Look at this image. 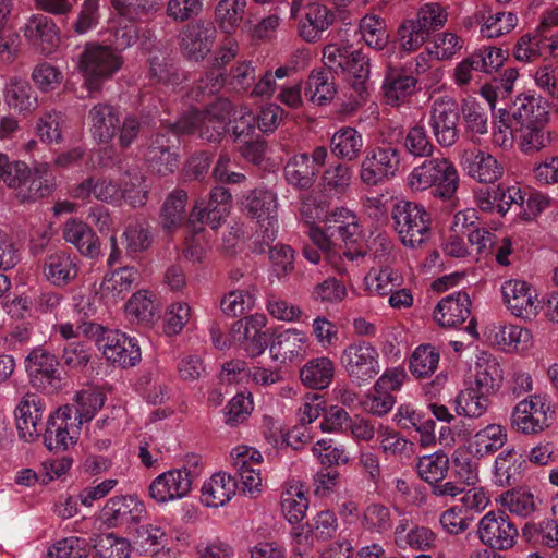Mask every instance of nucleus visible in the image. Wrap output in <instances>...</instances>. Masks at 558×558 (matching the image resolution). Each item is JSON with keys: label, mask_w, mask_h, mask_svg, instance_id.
<instances>
[{"label": "nucleus", "mask_w": 558, "mask_h": 558, "mask_svg": "<svg viewBox=\"0 0 558 558\" xmlns=\"http://www.w3.org/2000/svg\"><path fill=\"white\" fill-rule=\"evenodd\" d=\"M203 217L204 210L194 207L187 220V227L192 235L185 239V248L183 250V254L185 258L193 262H199L204 255V241L201 236V233L204 230Z\"/></svg>", "instance_id": "bf43d9fd"}, {"label": "nucleus", "mask_w": 558, "mask_h": 558, "mask_svg": "<svg viewBox=\"0 0 558 558\" xmlns=\"http://www.w3.org/2000/svg\"><path fill=\"white\" fill-rule=\"evenodd\" d=\"M460 178L453 162L444 156L428 157L408 174L407 184L413 192L435 187V195L449 199L457 192Z\"/></svg>", "instance_id": "f03ea898"}, {"label": "nucleus", "mask_w": 558, "mask_h": 558, "mask_svg": "<svg viewBox=\"0 0 558 558\" xmlns=\"http://www.w3.org/2000/svg\"><path fill=\"white\" fill-rule=\"evenodd\" d=\"M335 364L326 356L307 361L300 369V379L303 385L313 389H325L332 381Z\"/></svg>", "instance_id": "a19ab883"}, {"label": "nucleus", "mask_w": 558, "mask_h": 558, "mask_svg": "<svg viewBox=\"0 0 558 558\" xmlns=\"http://www.w3.org/2000/svg\"><path fill=\"white\" fill-rule=\"evenodd\" d=\"M83 333L95 338L98 349L111 363L122 367L136 365L141 361V349L137 341L118 330L105 329L98 324H84Z\"/></svg>", "instance_id": "39448f33"}, {"label": "nucleus", "mask_w": 558, "mask_h": 558, "mask_svg": "<svg viewBox=\"0 0 558 558\" xmlns=\"http://www.w3.org/2000/svg\"><path fill=\"white\" fill-rule=\"evenodd\" d=\"M307 349V336L301 330L289 328L276 336L270 344V354L275 361L287 363L305 356Z\"/></svg>", "instance_id": "a878e982"}, {"label": "nucleus", "mask_w": 558, "mask_h": 558, "mask_svg": "<svg viewBox=\"0 0 558 558\" xmlns=\"http://www.w3.org/2000/svg\"><path fill=\"white\" fill-rule=\"evenodd\" d=\"M400 161V150L391 143L368 147L360 166V179L368 186L383 184L396 177Z\"/></svg>", "instance_id": "6e6552de"}, {"label": "nucleus", "mask_w": 558, "mask_h": 558, "mask_svg": "<svg viewBox=\"0 0 558 558\" xmlns=\"http://www.w3.org/2000/svg\"><path fill=\"white\" fill-rule=\"evenodd\" d=\"M501 293L512 315L529 320L536 317L541 302L530 283L523 280H508L502 284Z\"/></svg>", "instance_id": "a211bd4d"}, {"label": "nucleus", "mask_w": 558, "mask_h": 558, "mask_svg": "<svg viewBox=\"0 0 558 558\" xmlns=\"http://www.w3.org/2000/svg\"><path fill=\"white\" fill-rule=\"evenodd\" d=\"M524 458L514 448L501 451L494 462V483L500 487L515 485L522 475Z\"/></svg>", "instance_id": "7c9ffc66"}, {"label": "nucleus", "mask_w": 558, "mask_h": 558, "mask_svg": "<svg viewBox=\"0 0 558 558\" xmlns=\"http://www.w3.org/2000/svg\"><path fill=\"white\" fill-rule=\"evenodd\" d=\"M337 87L333 73L326 69L313 70L307 77L304 94L316 105H325L335 98Z\"/></svg>", "instance_id": "ea45409f"}, {"label": "nucleus", "mask_w": 558, "mask_h": 558, "mask_svg": "<svg viewBox=\"0 0 558 558\" xmlns=\"http://www.w3.org/2000/svg\"><path fill=\"white\" fill-rule=\"evenodd\" d=\"M47 169L43 166L32 170L24 161L0 153V182L12 190L21 204L35 203L53 192V183L46 178Z\"/></svg>", "instance_id": "f257e3e1"}, {"label": "nucleus", "mask_w": 558, "mask_h": 558, "mask_svg": "<svg viewBox=\"0 0 558 558\" xmlns=\"http://www.w3.org/2000/svg\"><path fill=\"white\" fill-rule=\"evenodd\" d=\"M121 187L122 197L133 207L143 206L147 201L148 186L145 177L137 168L125 172Z\"/></svg>", "instance_id": "052dcab7"}, {"label": "nucleus", "mask_w": 558, "mask_h": 558, "mask_svg": "<svg viewBox=\"0 0 558 558\" xmlns=\"http://www.w3.org/2000/svg\"><path fill=\"white\" fill-rule=\"evenodd\" d=\"M471 300L466 292L459 291L441 299L435 311L434 318L445 328H454L464 323L471 315Z\"/></svg>", "instance_id": "393cba45"}, {"label": "nucleus", "mask_w": 558, "mask_h": 558, "mask_svg": "<svg viewBox=\"0 0 558 558\" xmlns=\"http://www.w3.org/2000/svg\"><path fill=\"white\" fill-rule=\"evenodd\" d=\"M44 403L35 393H26L22 397L15 409V421L19 436L26 442H32L39 437L38 425L43 420Z\"/></svg>", "instance_id": "412c9836"}, {"label": "nucleus", "mask_w": 558, "mask_h": 558, "mask_svg": "<svg viewBox=\"0 0 558 558\" xmlns=\"http://www.w3.org/2000/svg\"><path fill=\"white\" fill-rule=\"evenodd\" d=\"M58 364L56 355L43 348L34 349L26 357V371L32 383L43 389L57 387Z\"/></svg>", "instance_id": "4be33fe9"}, {"label": "nucleus", "mask_w": 558, "mask_h": 558, "mask_svg": "<svg viewBox=\"0 0 558 558\" xmlns=\"http://www.w3.org/2000/svg\"><path fill=\"white\" fill-rule=\"evenodd\" d=\"M31 94L32 87L28 82L17 77L11 78L3 90L8 106L20 111L28 110L32 107Z\"/></svg>", "instance_id": "774afa93"}, {"label": "nucleus", "mask_w": 558, "mask_h": 558, "mask_svg": "<svg viewBox=\"0 0 558 558\" xmlns=\"http://www.w3.org/2000/svg\"><path fill=\"white\" fill-rule=\"evenodd\" d=\"M84 85L89 93L99 92L122 66L121 57L109 46L95 43L85 45L77 63Z\"/></svg>", "instance_id": "20e7f679"}, {"label": "nucleus", "mask_w": 558, "mask_h": 558, "mask_svg": "<svg viewBox=\"0 0 558 558\" xmlns=\"http://www.w3.org/2000/svg\"><path fill=\"white\" fill-rule=\"evenodd\" d=\"M247 5V0H220L215 9V19L219 27L225 33H233L243 21Z\"/></svg>", "instance_id": "09e8293b"}, {"label": "nucleus", "mask_w": 558, "mask_h": 558, "mask_svg": "<svg viewBox=\"0 0 558 558\" xmlns=\"http://www.w3.org/2000/svg\"><path fill=\"white\" fill-rule=\"evenodd\" d=\"M140 274L134 267H121L105 275L100 284V294L110 302L123 299L137 284Z\"/></svg>", "instance_id": "2f4dec72"}, {"label": "nucleus", "mask_w": 558, "mask_h": 558, "mask_svg": "<svg viewBox=\"0 0 558 558\" xmlns=\"http://www.w3.org/2000/svg\"><path fill=\"white\" fill-rule=\"evenodd\" d=\"M25 37L34 45L40 46L44 52H51L60 41L58 28L48 16L33 15L24 27Z\"/></svg>", "instance_id": "473e14b6"}, {"label": "nucleus", "mask_w": 558, "mask_h": 558, "mask_svg": "<svg viewBox=\"0 0 558 558\" xmlns=\"http://www.w3.org/2000/svg\"><path fill=\"white\" fill-rule=\"evenodd\" d=\"M436 534L426 526L414 525L411 527L410 520L402 518L393 530V542L400 549H413L429 551L436 546Z\"/></svg>", "instance_id": "b1692460"}, {"label": "nucleus", "mask_w": 558, "mask_h": 558, "mask_svg": "<svg viewBox=\"0 0 558 558\" xmlns=\"http://www.w3.org/2000/svg\"><path fill=\"white\" fill-rule=\"evenodd\" d=\"M416 83V78L412 75L389 66L381 86L386 102L398 106L414 93Z\"/></svg>", "instance_id": "c9c22d12"}, {"label": "nucleus", "mask_w": 558, "mask_h": 558, "mask_svg": "<svg viewBox=\"0 0 558 558\" xmlns=\"http://www.w3.org/2000/svg\"><path fill=\"white\" fill-rule=\"evenodd\" d=\"M360 31L367 46L376 50L384 49L388 44L385 22L376 15H366L361 20Z\"/></svg>", "instance_id": "0e129e2a"}, {"label": "nucleus", "mask_w": 558, "mask_h": 558, "mask_svg": "<svg viewBox=\"0 0 558 558\" xmlns=\"http://www.w3.org/2000/svg\"><path fill=\"white\" fill-rule=\"evenodd\" d=\"M318 173V168L311 163L307 154H299L291 157L284 166L286 180L299 189H310Z\"/></svg>", "instance_id": "a18cd8bd"}, {"label": "nucleus", "mask_w": 558, "mask_h": 558, "mask_svg": "<svg viewBox=\"0 0 558 558\" xmlns=\"http://www.w3.org/2000/svg\"><path fill=\"white\" fill-rule=\"evenodd\" d=\"M496 501L509 512L520 517H527L536 510L534 495L524 489L507 490Z\"/></svg>", "instance_id": "e2e57ef3"}, {"label": "nucleus", "mask_w": 558, "mask_h": 558, "mask_svg": "<svg viewBox=\"0 0 558 558\" xmlns=\"http://www.w3.org/2000/svg\"><path fill=\"white\" fill-rule=\"evenodd\" d=\"M477 534L489 548L508 550L514 546L519 532L505 511L492 510L478 521Z\"/></svg>", "instance_id": "9d476101"}, {"label": "nucleus", "mask_w": 558, "mask_h": 558, "mask_svg": "<svg viewBox=\"0 0 558 558\" xmlns=\"http://www.w3.org/2000/svg\"><path fill=\"white\" fill-rule=\"evenodd\" d=\"M96 554L100 558H129L131 544L113 533L98 534L90 538Z\"/></svg>", "instance_id": "6e6d98bb"}, {"label": "nucleus", "mask_w": 558, "mask_h": 558, "mask_svg": "<svg viewBox=\"0 0 558 558\" xmlns=\"http://www.w3.org/2000/svg\"><path fill=\"white\" fill-rule=\"evenodd\" d=\"M459 119V107L454 99L445 97L434 101L428 124L440 146L451 147L457 143Z\"/></svg>", "instance_id": "ddd939ff"}, {"label": "nucleus", "mask_w": 558, "mask_h": 558, "mask_svg": "<svg viewBox=\"0 0 558 558\" xmlns=\"http://www.w3.org/2000/svg\"><path fill=\"white\" fill-rule=\"evenodd\" d=\"M232 110L228 99H218L204 111H190L174 124V132L180 134H197L207 142L221 138Z\"/></svg>", "instance_id": "7ed1b4c3"}, {"label": "nucleus", "mask_w": 558, "mask_h": 558, "mask_svg": "<svg viewBox=\"0 0 558 558\" xmlns=\"http://www.w3.org/2000/svg\"><path fill=\"white\" fill-rule=\"evenodd\" d=\"M415 468L420 478L432 485L436 482L444 481L447 476L449 471V458L444 451L439 450L418 458Z\"/></svg>", "instance_id": "de8ad7c7"}, {"label": "nucleus", "mask_w": 558, "mask_h": 558, "mask_svg": "<svg viewBox=\"0 0 558 558\" xmlns=\"http://www.w3.org/2000/svg\"><path fill=\"white\" fill-rule=\"evenodd\" d=\"M512 120L513 125L547 123V101L533 94L519 95L512 105Z\"/></svg>", "instance_id": "cd10ccee"}, {"label": "nucleus", "mask_w": 558, "mask_h": 558, "mask_svg": "<svg viewBox=\"0 0 558 558\" xmlns=\"http://www.w3.org/2000/svg\"><path fill=\"white\" fill-rule=\"evenodd\" d=\"M459 162L466 177L482 184H494L504 174V167L489 153L480 148L460 151Z\"/></svg>", "instance_id": "dca6fc26"}, {"label": "nucleus", "mask_w": 558, "mask_h": 558, "mask_svg": "<svg viewBox=\"0 0 558 558\" xmlns=\"http://www.w3.org/2000/svg\"><path fill=\"white\" fill-rule=\"evenodd\" d=\"M362 526L369 534L386 535L393 526L391 510L379 502L368 505L363 512Z\"/></svg>", "instance_id": "864d4df0"}, {"label": "nucleus", "mask_w": 558, "mask_h": 558, "mask_svg": "<svg viewBox=\"0 0 558 558\" xmlns=\"http://www.w3.org/2000/svg\"><path fill=\"white\" fill-rule=\"evenodd\" d=\"M391 215L395 230L403 245L416 248L429 239L432 220L424 206L400 201L393 205Z\"/></svg>", "instance_id": "423d86ee"}, {"label": "nucleus", "mask_w": 558, "mask_h": 558, "mask_svg": "<svg viewBox=\"0 0 558 558\" xmlns=\"http://www.w3.org/2000/svg\"><path fill=\"white\" fill-rule=\"evenodd\" d=\"M194 469L186 466L173 469L158 475L149 485V495L158 504H165L185 497L192 489L193 482L199 476L198 460Z\"/></svg>", "instance_id": "1a4fd4ad"}, {"label": "nucleus", "mask_w": 558, "mask_h": 558, "mask_svg": "<svg viewBox=\"0 0 558 558\" xmlns=\"http://www.w3.org/2000/svg\"><path fill=\"white\" fill-rule=\"evenodd\" d=\"M340 365L356 386L369 384L381 369L379 352L365 340L348 344L341 352Z\"/></svg>", "instance_id": "0eeeda50"}, {"label": "nucleus", "mask_w": 558, "mask_h": 558, "mask_svg": "<svg viewBox=\"0 0 558 558\" xmlns=\"http://www.w3.org/2000/svg\"><path fill=\"white\" fill-rule=\"evenodd\" d=\"M93 195L102 202H116L122 198L121 186L109 178H89L74 191V196L85 198Z\"/></svg>", "instance_id": "49530a36"}, {"label": "nucleus", "mask_w": 558, "mask_h": 558, "mask_svg": "<svg viewBox=\"0 0 558 558\" xmlns=\"http://www.w3.org/2000/svg\"><path fill=\"white\" fill-rule=\"evenodd\" d=\"M242 206L243 210L264 228V240L274 241L278 229L276 194L265 189L252 190L244 196Z\"/></svg>", "instance_id": "4468645a"}, {"label": "nucleus", "mask_w": 558, "mask_h": 558, "mask_svg": "<svg viewBox=\"0 0 558 558\" xmlns=\"http://www.w3.org/2000/svg\"><path fill=\"white\" fill-rule=\"evenodd\" d=\"M514 58L520 62H534L550 56V41L541 35L525 34L517 41L513 51Z\"/></svg>", "instance_id": "3c124183"}, {"label": "nucleus", "mask_w": 558, "mask_h": 558, "mask_svg": "<svg viewBox=\"0 0 558 558\" xmlns=\"http://www.w3.org/2000/svg\"><path fill=\"white\" fill-rule=\"evenodd\" d=\"M492 395L480 390L477 387L470 383L465 384L454 398V407L458 415H463L470 418H478L483 416L490 404Z\"/></svg>", "instance_id": "4c0bfd02"}, {"label": "nucleus", "mask_w": 558, "mask_h": 558, "mask_svg": "<svg viewBox=\"0 0 558 558\" xmlns=\"http://www.w3.org/2000/svg\"><path fill=\"white\" fill-rule=\"evenodd\" d=\"M78 262L76 255L64 251L51 253L43 266L44 277L54 287H65L76 279L80 271Z\"/></svg>", "instance_id": "5701e85b"}, {"label": "nucleus", "mask_w": 558, "mask_h": 558, "mask_svg": "<svg viewBox=\"0 0 558 558\" xmlns=\"http://www.w3.org/2000/svg\"><path fill=\"white\" fill-rule=\"evenodd\" d=\"M63 239L74 245L78 252L89 258L100 255V242L92 228L76 218L68 219L62 226Z\"/></svg>", "instance_id": "bb28decb"}, {"label": "nucleus", "mask_w": 558, "mask_h": 558, "mask_svg": "<svg viewBox=\"0 0 558 558\" xmlns=\"http://www.w3.org/2000/svg\"><path fill=\"white\" fill-rule=\"evenodd\" d=\"M332 22L333 14L326 5L310 3L306 7L304 20L300 21L299 34L307 43L317 41Z\"/></svg>", "instance_id": "72a5a7b5"}, {"label": "nucleus", "mask_w": 558, "mask_h": 558, "mask_svg": "<svg viewBox=\"0 0 558 558\" xmlns=\"http://www.w3.org/2000/svg\"><path fill=\"white\" fill-rule=\"evenodd\" d=\"M81 424L74 417L73 407H60L50 415L45 432V445L49 450L64 451L76 444Z\"/></svg>", "instance_id": "f8f14e48"}, {"label": "nucleus", "mask_w": 558, "mask_h": 558, "mask_svg": "<svg viewBox=\"0 0 558 558\" xmlns=\"http://www.w3.org/2000/svg\"><path fill=\"white\" fill-rule=\"evenodd\" d=\"M502 379V369L497 359L483 352L477 356L473 378L468 383L493 396L500 388Z\"/></svg>", "instance_id": "c756f323"}, {"label": "nucleus", "mask_w": 558, "mask_h": 558, "mask_svg": "<svg viewBox=\"0 0 558 558\" xmlns=\"http://www.w3.org/2000/svg\"><path fill=\"white\" fill-rule=\"evenodd\" d=\"M363 136L354 128L343 126L332 135L330 140L331 153L343 160H355L363 148Z\"/></svg>", "instance_id": "37998d69"}, {"label": "nucleus", "mask_w": 558, "mask_h": 558, "mask_svg": "<svg viewBox=\"0 0 558 558\" xmlns=\"http://www.w3.org/2000/svg\"><path fill=\"white\" fill-rule=\"evenodd\" d=\"M267 324L264 314H254L239 319L230 329V344L238 345L248 356L260 355L267 348L266 333L263 331Z\"/></svg>", "instance_id": "2eb2a0df"}, {"label": "nucleus", "mask_w": 558, "mask_h": 558, "mask_svg": "<svg viewBox=\"0 0 558 558\" xmlns=\"http://www.w3.org/2000/svg\"><path fill=\"white\" fill-rule=\"evenodd\" d=\"M369 61V58L361 50H353L348 60V65H345L342 72L352 80L351 86L359 97V100L355 101L356 105L365 101L368 95L366 83L371 72Z\"/></svg>", "instance_id": "79ce46f5"}, {"label": "nucleus", "mask_w": 558, "mask_h": 558, "mask_svg": "<svg viewBox=\"0 0 558 558\" xmlns=\"http://www.w3.org/2000/svg\"><path fill=\"white\" fill-rule=\"evenodd\" d=\"M145 515L144 502L134 495H126L108 499L100 518L108 527H120L137 525Z\"/></svg>", "instance_id": "f3484780"}, {"label": "nucleus", "mask_w": 558, "mask_h": 558, "mask_svg": "<svg viewBox=\"0 0 558 558\" xmlns=\"http://www.w3.org/2000/svg\"><path fill=\"white\" fill-rule=\"evenodd\" d=\"M553 415L549 402L544 397L534 395L515 405L511 424L519 433L537 434L550 425Z\"/></svg>", "instance_id": "9b49d317"}, {"label": "nucleus", "mask_w": 558, "mask_h": 558, "mask_svg": "<svg viewBox=\"0 0 558 558\" xmlns=\"http://www.w3.org/2000/svg\"><path fill=\"white\" fill-rule=\"evenodd\" d=\"M522 535L529 543L554 548L558 546V521L555 519H544L538 523H526Z\"/></svg>", "instance_id": "4d7b16f0"}, {"label": "nucleus", "mask_w": 558, "mask_h": 558, "mask_svg": "<svg viewBox=\"0 0 558 558\" xmlns=\"http://www.w3.org/2000/svg\"><path fill=\"white\" fill-rule=\"evenodd\" d=\"M65 126L66 120L61 112L49 111L38 119L36 132L41 142L60 144L63 142Z\"/></svg>", "instance_id": "680f3d73"}, {"label": "nucleus", "mask_w": 558, "mask_h": 558, "mask_svg": "<svg viewBox=\"0 0 558 558\" xmlns=\"http://www.w3.org/2000/svg\"><path fill=\"white\" fill-rule=\"evenodd\" d=\"M404 148L413 157H432L436 150L424 125L416 124L409 129L404 137Z\"/></svg>", "instance_id": "69168bd1"}, {"label": "nucleus", "mask_w": 558, "mask_h": 558, "mask_svg": "<svg viewBox=\"0 0 558 558\" xmlns=\"http://www.w3.org/2000/svg\"><path fill=\"white\" fill-rule=\"evenodd\" d=\"M87 119L93 136L101 143H108L113 138L120 126L118 110L108 104L93 106Z\"/></svg>", "instance_id": "c85d7f7f"}, {"label": "nucleus", "mask_w": 558, "mask_h": 558, "mask_svg": "<svg viewBox=\"0 0 558 558\" xmlns=\"http://www.w3.org/2000/svg\"><path fill=\"white\" fill-rule=\"evenodd\" d=\"M235 487L234 478L226 473H217L203 484L202 501L207 507H221L234 495Z\"/></svg>", "instance_id": "58836bf2"}, {"label": "nucleus", "mask_w": 558, "mask_h": 558, "mask_svg": "<svg viewBox=\"0 0 558 558\" xmlns=\"http://www.w3.org/2000/svg\"><path fill=\"white\" fill-rule=\"evenodd\" d=\"M440 352L432 344H421L410 357V371L416 378L432 376L439 364Z\"/></svg>", "instance_id": "5fc2aeb1"}, {"label": "nucleus", "mask_w": 558, "mask_h": 558, "mask_svg": "<svg viewBox=\"0 0 558 558\" xmlns=\"http://www.w3.org/2000/svg\"><path fill=\"white\" fill-rule=\"evenodd\" d=\"M352 170L344 163L330 165L322 175L325 191L336 195L343 194L350 186Z\"/></svg>", "instance_id": "338daca9"}, {"label": "nucleus", "mask_w": 558, "mask_h": 558, "mask_svg": "<svg viewBox=\"0 0 558 558\" xmlns=\"http://www.w3.org/2000/svg\"><path fill=\"white\" fill-rule=\"evenodd\" d=\"M512 132L517 137L520 150L527 155L548 147L555 138L554 133L547 128V123L513 125Z\"/></svg>", "instance_id": "f704fd0d"}, {"label": "nucleus", "mask_w": 558, "mask_h": 558, "mask_svg": "<svg viewBox=\"0 0 558 558\" xmlns=\"http://www.w3.org/2000/svg\"><path fill=\"white\" fill-rule=\"evenodd\" d=\"M216 34L217 31L210 23L198 21L186 25L180 33L182 53L189 60H203L213 48Z\"/></svg>", "instance_id": "aec40b11"}, {"label": "nucleus", "mask_w": 558, "mask_h": 558, "mask_svg": "<svg viewBox=\"0 0 558 558\" xmlns=\"http://www.w3.org/2000/svg\"><path fill=\"white\" fill-rule=\"evenodd\" d=\"M308 500L300 484L290 485L281 494V511L291 524L301 522L306 513Z\"/></svg>", "instance_id": "603ef678"}, {"label": "nucleus", "mask_w": 558, "mask_h": 558, "mask_svg": "<svg viewBox=\"0 0 558 558\" xmlns=\"http://www.w3.org/2000/svg\"><path fill=\"white\" fill-rule=\"evenodd\" d=\"M230 462L245 490H260L263 456L258 450L248 446H236L230 452Z\"/></svg>", "instance_id": "6ab92c4d"}, {"label": "nucleus", "mask_w": 558, "mask_h": 558, "mask_svg": "<svg viewBox=\"0 0 558 558\" xmlns=\"http://www.w3.org/2000/svg\"><path fill=\"white\" fill-rule=\"evenodd\" d=\"M402 276L391 267L372 268L365 276V284L371 293L388 295L400 288Z\"/></svg>", "instance_id": "8fccbe9b"}, {"label": "nucleus", "mask_w": 558, "mask_h": 558, "mask_svg": "<svg viewBox=\"0 0 558 558\" xmlns=\"http://www.w3.org/2000/svg\"><path fill=\"white\" fill-rule=\"evenodd\" d=\"M106 396L94 388L85 389L75 396V409L73 408L74 417L82 425L84 422H89L94 418L96 413L104 407Z\"/></svg>", "instance_id": "13d9d810"}, {"label": "nucleus", "mask_w": 558, "mask_h": 558, "mask_svg": "<svg viewBox=\"0 0 558 558\" xmlns=\"http://www.w3.org/2000/svg\"><path fill=\"white\" fill-rule=\"evenodd\" d=\"M508 440V434L500 424H488L474 434L471 449L474 457L482 459L496 453Z\"/></svg>", "instance_id": "e433bc0d"}, {"label": "nucleus", "mask_w": 558, "mask_h": 558, "mask_svg": "<svg viewBox=\"0 0 558 558\" xmlns=\"http://www.w3.org/2000/svg\"><path fill=\"white\" fill-rule=\"evenodd\" d=\"M186 202L187 193L181 189L172 191L167 196L159 215L160 225L163 230L172 232L182 226L185 220Z\"/></svg>", "instance_id": "c03bdc74"}]
</instances>
